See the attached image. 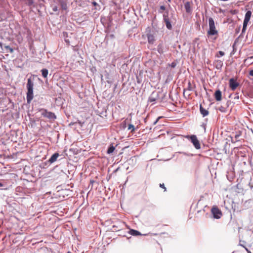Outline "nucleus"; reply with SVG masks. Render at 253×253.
<instances>
[{
	"mask_svg": "<svg viewBox=\"0 0 253 253\" xmlns=\"http://www.w3.org/2000/svg\"><path fill=\"white\" fill-rule=\"evenodd\" d=\"M33 86L34 83L32 82L31 78L28 79L27 83V92L26 93V99L27 103L30 104L33 99Z\"/></svg>",
	"mask_w": 253,
	"mask_h": 253,
	"instance_id": "nucleus-1",
	"label": "nucleus"
},
{
	"mask_svg": "<svg viewBox=\"0 0 253 253\" xmlns=\"http://www.w3.org/2000/svg\"><path fill=\"white\" fill-rule=\"evenodd\" d=\"M42 117L48 119L50 121L53 122L56 118V115L55 113L48 111L47 109L42 108L39 110Z\"/></svg>",
	"mask_w": 253,
	"mask_h": 253,
	"instance_id": "nucleus-2",
	"label": "nucleus"
},
{
	"mask_svg": "<svg viewBox=\"0 0 253 253\" xmlns=\"http://www.w3.org/2000/svg\"><path fill=\"white\" fill-rule=\"evenodd\" d=\"M209 29L208 31V34L209 35L213 36L218 34L217 30H216L214 21L212 18L210 17L209 19Z\"/></svg>",
	"mask_w": 253,
	"mask_h": 253,
	"instance_id": "nucleus-3",
	"label": "nucleus"
},
{
	"mask_svg": "<svg viewBox=\"0 0 253 253\" xmlns=\"http://www.w3.org/2000/svg\"><path fill=\"white\" fill-rule=\"evenodd\" d=\"M146 34L148 40V42L150 44H153L155 41V31L151 30V28L148 27L146 29Z\"/></svg>",
	"mask_w": 253,
	"mask_h": 253,
	"instance_id": "nucleus-4",
	"label": "nucleus"
},
{
	"mask_svg": "<svg viewBox=\"0 0 253 253\" xmlns=\"http://www.w3.org/2000/svg\"><path fill=\"white\" fill-rule=\"evenodd\" d=\"M185 137L191 141V143L196 149H200L201 148L200 142L196 135H186Z\"/></svg>",
	"mask_w": 253,
	"mask_h": 253,
	"instance_id": "nucleus-5",
	"label": "nucleus"
},
{
	"mask_svg": "<svg viewBox=\"0 0 253 253\" xmlns=\"http://www.w3.org/2000/svg\"><path fill=\"white\" fill-rule=\"evenodd\" d=\"M163 20L165 23L166 26L168 30L172 29V25L169 16V11H166L163 15Z\"/></svg>",
	"mask_w": 253,
	"mask_h": 253,
	"instance_id": "nucleus-6",
	"label": "nucleus"
},
{
	"mask_svg": "<svg viewBox=\"0 0 253 253\" xmlns=\"http://www.w3.org/2000/svg\"><path fill=\"white\" fill-rule=\"evenodd\" d=\"M160 92L154 91L152 92L148 98V102L152 103V104L156 103V101L159 99Z\"/></svg>",
	"mask_w": 253,
	"mask_h": 253,
	"instance_id": "nucleus-7",
	"label": "nucleus"
},
{
	"mask_svg": "<svg viewBox=\"0 0 253 253\" xmlns=\"http://www.w3.org/2000/svg\"><path fill=\"white\" fill-rule=\"evenodd\" d=\"M211 212L213 215V217L215 219H219L221 218L222 213L220 210H219L217 207H213L211 209Z\"/></svg>",
	"mask_w": 253,
	"mask_h": 253,
	"instance_id": "nucleus-8",
	"label": "nucleus"
},
{
	"mask_svg": "<svg viewBox=\"0 0 253 253\" xmlns=\"http://www.w3.org/2000/svg\"><path fill=\"white\" fill-rule=\"evenodd\" d=\"M229 85L231 90H235L239 85V84L237 82L236 80L232 78L229 79Z\"/></svg>",
	"mask_w": 253,
	"mask_h": 253,
	"instance_id": "nucleus-9",
	"label": "nucleus"
},
{
	"mask_svg": "<svg viewBox=\"0 0 253 253\" xmlns=\"http://www.w3.org/2000/svg\"><path fill=\"white\" fill-rule=\"evenodd\" d=\"M59 156V153H54L51 156V157L49 158V159L47 161V163L48 164H51L52 163H53L54 162H55L58 157Z\"/></svg>",
	"mask_w": 253,
	"mask_h": 253,
	"instance_id": "nucleus-10",
	"label": "nucleus"
},
{
	"mask_svg": "<svg viewBox=\"0 0 253 253\" xmlns=\"http://www.w3.org/2000/svg\"><path fill=\"white\" fill-rule=\"evenodd\" d=\"M214 98L217 101H220L222 99V92L219 89H217L214 94Z\"/></svg>",
	"mask_w": 253,
	"mask_h": 253,
	"instance_id": "nucleus-11",
	"label": "nucleus"
},
{
	"mask_svg": "<svg viewBox=\"0 0 253 253\" xmlns=\"http://www.w3.org/2000/svg\"><path fill=\"white\" fill-rule=\"evenodd\" d=\"M157 51L160 54H163L166 51V48L163 43H160L158 45Z\"/></svg>",
	"mask_w": 253,
	"mask_h": 253,
	"instance_id": "nucleus-12",
	"label": "nucleus"
},
{
	"mask_svg": "<svg viewBox=\"0 0 253 253\" xmlns=\"http://www.w3.org/2000/svg\"><path fill=\"white\" fill-rule=\"evenodd\" d=\"M192 3V1H186L184 3V8L185 9L186 12L188 13H190L192 12V9L190 7V5Z\"/></svg>",
	"mask_w": 253,
	"mask_h": 253,
	"instance_id": "nucleus-13",
	"label": "nucleus"
},
{
	"mask_svg": "<svg viewBox=\"0 0 253 253\" xmlns=\"http://www.w3.org/2000/svg\"><path fill=\"white\" fill-rule=\"evenodd\" d=\"M200 111L204 117L208 116L209 114L208 110L205 109L201 104L200 105Z\"/></svg>",
	"mask_w": 253,
	"mask_h": 253,
	"instance_id": "nucleus-14",
	"label": "nucleus"
},
{
	"mask_svg": "<svg viewBox=\"0 0 253 253\" xmlns=\"http://www.w3.org/2000/svg\"><path fill=\"white\" fill-rule=\"evenodd\" d=\"M61 7L63 10H67L68 8L67 1L66 0H58Z\"/></svg>",
	"mask_w": 253,
	"mask_h": 253,
	"instance_id": "nucleus-15",
	"label": "nucleus"
},
{
	"mask_svg": "<svg viewBox=\"0 0 253 253\" xmlns=\"http://www.w3.org/2000/svg\"><path fill=\"white\" fill-rule=\"evenodd\" d=\"M128 233L129 234L133 236L141 235V234L139 231L134 229H130Z\"/></svg>",
	"mask_w": 253,
	"mask_h": 253,
	"instance_id": "nucleus-16",
	"label": "nucleus"
},
{
	"mask_svg": "<svg viewBox=\"0 0 253 253\" xmlns=\"http://www.w3.org/2000/svg\"><path fill=\"white\" fill-rule=\"evenodd\" d=\"M115 147L113 145L112 143L110 144L109 146L108 149L107 150V153L108 154H112L115 150Z\"/></svg>",
	"mask_w": 253,
	"mask_h": 253,
	"instance_id": "nucleus-17",
	"label": "nucleus"
},
{
	"mask_svg": "<svg viewBox=\"0 0 253 253\" xmlns=\"http://www.w3.org/2000/svg\"><path fill=\"white\" fill-rule=\"evenodd\" d=\"M41 72H42V76L44 78H47V75H48V71L47 69H42V70H41Z\"/></svg>",
	"mask_w": 253,
	"mask_h": 253,
	"instance_id": "nucleus-18",
	"label": "nucleus"
},
{
	"mask_svg": "<svg viewBox=\"0 0 253 253\" xmlns=\"http://www.w3.org/2000/svg\"><path fill=\"white\" fill-rule=\"evenodd\" d=\"M216 68L217 69H221L223 66V62L221 60H217L216 61Z\"/></svg>",
	"mask_w": 253,
	"mask_h": 253,
	"instance_id": "nucleus-19",
	"label": "nucleus"
},
{
	"mask_svg": "<svg viewBox=\"0 0 253 253\" xmlns=\"http://www.w3.org/2000/svg\"><path fill=\"white\" fill-rule=\"evenodd\" d=\"M252 15V12L250 10H248L246 12L244 19H246L248 21H250Z\"/></svg>",
	"mask_w": 253,
	"mask_h": 253,
	"instance_id": "nucleus-20",
	"label": "nucleus"
},
{
	"mask_svg": "<svg viewBox=\"0 0 253 253\" xmlns=\"http://www.w3.org/2000/svg\"><path fill=\"white\" fill-rule=\"evenodd\" d=\"M178 63V61L176 59L173 61L171 63L169 64V66L172 68H174L177 64Z\"/></svg>",
	"mask_w": 253,
	"mask_h": 253,
	"instance_id": "nucleus-21",
	"label": "nucleus"
},
{
	"mask_svg": "<svg viewBox=\"0 0 253 253\" xmlns=\"http://www.w3.org/2000/svg\"><path fill=\"white\" fill-rule=\"evenodd\" d=\"M127 129H128V130H130V131L131 132H133V131H134V130L135 129V127L132 124H129L128 126Z\"/></svg>",
	"mask_w": 253,
	"mask_h": 253,
	"instance_id": "nucleus-22",
	"label": "nucleus"
},
{
	"mask_svg": "<svg viewBox=\"0 0 253 253\" xmlns=\"http://www.w3.org/2000/svg\"><path fill=\"white\" fill-rule=\"evenodd\" d=\"M92 5L95 6V9L96 10H99L100 9V5L95 1L92 2Z\"/></svg>",
	"mask_w": 253,
	"mask_h": 253,
	"instance_id": "nucleus-23",
	"label": "nucleus"
},
{
	"mask_svg": "<svg viewBox=\"0 0 253 253\" xmlns=\"http://www.w3.org/2000/svg\"><path fill=\"white\" fill-rule=\"evenodd\" d=\"M218 110L223 113H225L227 111V108L224 106H221L218 108Z\"/></svg>",
	"mask_w": 253,
	"mask_h": 253,
	"instance_id": "nucleus-24",
	"label": "nucleus"
},
{
	"mask_svg": "<svg viewBox=\"0 0 253 253\" xmlns=\"http://www.w3.org/2000/svg\"><path fill=\"white\" fill-rule=\"evenodd\" d=\"M27 2H26V4L29 6H31L34 4V0H27Z\"/></svg>",
	"mask_w": 253,
	"mask_h": 253,
	"instance_id": "nucleus-25",
	"label": "nucleus"
},
{
	"mask_svg": "<svg viewBox=\"0 0 253 253\" xmlns=\"http://www.w3.org/2000/svg\"><path fill=\"white\" fill-rule=\"evenodd\" d=\"M235 45H236V43L234 42L232 45V47H233V50L232 51H231L230 54L232 55H233L235 54V53L236 52V48H235Z\"/></svg>",
	"mask_w": 253,
	"mask_h": 253,
	"instance_id": "nucleus-26",
	"label": "nucleus"
},
{
	"mask_svg": "<svg viewBox=\"0 0 253 253\" xmlns=\"http://www.w3.org/2000/svg\"><path fill=\"white\" fill-rule=\"evenodd\" d=\"M5 48L9 51V52L10 53H12L13 52V49L12 48H11L10 46L9 45H6L5 46Z\"/></svg>",
	"mask_w": 253,
	"mask_h": 253,
	"instance_id": "nucleus-27",
	"label": "nucleus"
},
{
	"mask_svg": "<svg viewBox=\"0 0 253 253\" xmlns=\"http://www.w3.org/2000/svg\"><path fill=\"white\" fill-rule=\"evenodd\" d=\"M242 243H246V242L245 241H242V240H240L239 241V246H240L242 247H243L244 249H245V247H246V246H245L243 244H242Z\"/></svg>",
	"mask_w": 253,
	"mask_h": 253,
	"instance_id": "nucleus-28",
	"label": "nucleus"
},
{
	"mask_svg": "<svg viewBox=\"0 0 253 253\" xmlns=\"http://www.w3.org/2000/svg\"><path fill=\"white\" fill-rule=\"evenodd\" d=\"M52 10L54 12H59V9L57 6L55 5L52 6Z\"/></svg>",
	"mask_w": 253,
	"mask_h": 253,
	"instance_id": "nucleus-29",
	"label": "nucleus"
},
{
	"mask_svg": "<svg viewBox=\"0 0 253 253\" xmlns=\"http://www.w3.org/2000/svg\"><path fill=\"white\" fill-rule=\"evenodd\" d=\"M249 21H248L246 19H244V22H243V26L244 27H247Z\"/></svg>",
	"mask_w": 253,
	"mask_h": 253,
	"instance_id": "nucleus-30",
	"label": "nucleus"
},
{
	"mask_svg": "<svg viewBox=\"0 0 253 253\" xmlns=\"http://www.w3.org/2000/svg\"><path fill=\"white\" fill-rule=\"evenodd\" d=\"M161 118H162V117H159L157 118V119L153 123V125H155Z\"/></svg>",
	"mask_w": 253,
	"mask_h": 253,
	"instance_id": "nucleus-31",
	"label": "nucleus"
},
{
	"mask_svg": "<svg viewBox=\"0 0 253 253\" xmlns=\"http://www.w3.org/2000/svg\"><path fill=\"white\" fill-rule=\"evenodd\" d=\"M234 99H239V93H236L235 94H234Z\"/></svg>",
	"mask_w": 253,
	"mask_h": 253,
	"instance_id": "nucleus-32",
	"label": "nucleus"
},
{
	"mask_svg": "<svg viewBox=\"0 0 253 253\" xmlns=\"http://www.w3.org/2000/svg\"><path fill=\"white\" fill-rule=\"evenodd\" d=\"M95 182V181L94 180H91L90 181V184L88 186V187H90V185H91V188H90V189L91 190L92 189V186H93V184Z\"/></svg>",
	"mask_w": 253,
	"mask_h": 253,
	"instance_id": "nucleus-33",
	"label": "nucleus"
},
{
	"mask_svg": "<svg viewBox=\"0 0 253 253\" xmlns=\"http://www.w3.org/2000/svg\"><path fill=\"white\" fill-rule=\"evenodd\" d=\"M42 165L43 168H44V167H48L50 164H48L47 161H46L44 163H42Z\"/></svg>",
	"mask_w": 253,
	"mask_h": 253,
	"instance_id": "nucleus-34",
	"label": "nucleus"
},
{
	"mask_svg": "<svg viewBox=\"0 0 253 253\" xmlns=\"http://www.w3.org/2000/svg\"><path fill=\"white\" fill-rule=\"evenodd\" d=\"M218 54H219V55L220 56H223L225 54L224 52L223 51H218Z\"/></svg>",
	"mask_w": 253,
	"mask_h": 253,
	"instance_id": "nucleus-35",
	"label": "nucleus"
},
{
	"mask_svg": "<svg viewBox=\"0 0 253 253\" xmlns=\"http://www.w3.org/2000/svg\"><path fill=\"white\" fill-rule=\"evenodd\" d=\"M160 187L161 188H164L165 191H166V188L165 187V185H164V183H163V184L160 183Z\"/></svg>",
	"mask_w": 253,
	"mask_h": 253,
	"instance_id": "nucleus-36",
	"label": "nucleus"
},
{
	"mask_svg": "<svg viewBox=\"0 0 253 253\" xmlns=\"http://www.w3.org/2000/svg\"><path fill=\"white\" fill-rule=\"evenodd\" d=\"M65 42L68 44V45H69L70 44V41L69 39H65L64 40Z\"/></svg>",
	"mask_w": 253,
	"mask_h": 253,
	"instance_id": "nucleus-37",
	"label": "nucleus"
},
{
	"mask_svg": "<svg viewBox=\"0 0 253 253\" xmlns=\"http://www.w3.org/2000/svg\"><path fill=\"white\" fill-rule=\"evenodd\" d=\"M161 10H165L166 9V7L164 5H161L160 7Z\"/></svg>",
	"mask_w": 253,
	"mask_h": 253,
	"instance_id": "nucleus-38",
	"label": "nucleus"
},
{
	"mask_svg": "<svg viewBox=\"0 0 253 253\" xmlns=\"http://www.w3.org/2000/svg\"><path fill=\"white\" fill-rule=\"evenodd\" d=\"M249 75L251 76H253V70H251L249 72Z\"/></svg>",
	"mask_w": 253,
	"mask_h": 253,
	"instance_id": "nucleus-39",
	"label": "nucleus"
},
{
	"mask_svg": "<svg viewBox=\"0 0 253 253\" xmlns=\"http://www.w3.org/2000/svg\"><path fill=\"white\" fill-rule=\"evenodd\" d=\"M245 249L248 253H252V252L247 247H245Z\"/></svg>",
	"mask_w": 253,
	"mask_h": 253,
	"instance_id": "nucleus-40",
	"label": "nucleus"
},
{
	"mask_svg": "<svg viewBox=\"0 0 253 253\" xmlns=\"http://www.w3.org/2000/svg\"><path fill=\"white\" fill-rule=\"evenodd\" d=\"M247 27H244L243 26L242 32V33H244L246 30Z\"/></svg>",
	"mask_w": 253,
	"mask_h": 253,
	"instance_id": "nucleus-41",
	"label": "nucleus"
},
{
	"mask_svg": "<svg viewBox=\"0 0 253 253\" xmlns=\"http://www.w3.org/2000/svg\"><path fill=\"white\" fill-rule=\"evenodd\" d=\"M202 126L204 128L205 131L206 130V124H203Z\"/></svg>",
	"mask_w": 253,
	"mask_h": 253,
	"instance_id": "nucleus-42",
	"label": "nucleus"
},
{
	"mask_svg": "<svg viewBox=\"0 0 253 253\" xmlns=\"http://www.w3.org/2000/svg\"><path fill=\"white\" fill-rule=\"evenodd\" d=\"M123 123H124V126H123V127H124V128H125V127H126V122H124Z\"/></svg>",
	"mask_w": 253,
	"mask_h": 253,
	"instance_id": "nucleus-43",
	"label": "nucleus"
},
{
	"mask_svg": "<svg viewBox=\"0 0 253 253\" xmlns=\"http://www.w3.org/2000/svg\"><path fill=\"white\" fill-rule=\"evenodd\" d=\"M3 184L2 183L0 182V187H2V186H3Z\"/></svg>",
	"mask_w": 253,
	"mask_h": 253,
	"instance_id": "nucleus-44",
	"label": "nucleus"
},
{
	"mask_svg": "<svg viewBox=\"0 0 253 253\" xmlns=\"http://www.w3.org/2000/svg\"><path fill=\"white\" fill-rule=\"evenodd\" d=\"M40 1L44 2V0H39Z\"/></svg>",
	"mask_w": 253,
	"mask_h": 253,
	"instance_id": "nucleus-45",
	"label": "nucleus"
},
{
	"mask_svg": "<svg viewBox=\"0 0 253 253\" xmlns=\"http://www.w3.org/2000/svg\"><path fill=\"white\" fill-rule=\"evenodd\" d=\"M111 37L113 38V37H114V35H111Z\"/></svg>",
	"mask_w": 253,
	"mask_h": 253,
	"instance_id": "nucleus-46",
	"label": "nucleus"
},
{
	"mask_svg": "<svg viewBox=\"0 0 253 253\" xmlns=\"http://www.w3.org/2000/svg\"><path fill=\"white\" fill-rule=\"evenodd\" d=\"M151 129H152V127H150V128H149V130H151Z\"/></svg>",
	"mask_w": 253,
	"mask_h": 253,
	"instance_id": "nucleus-47",
	"label": "nucleus"
},
{
	"mask_svg": "<svg viewBox=\"0 0 253 253\" xmlns=\"http://www.w3.org/2000/svg\"><path fill=\"white\" fill-rule=\"evenodd\" d=\"M216 56L217 57H219V56H218L217 55H216Z\"/></svg>",
	"mask_w": 253,
	"mask_h": 253,
	"instance_id": "nucleus-48",
	"label": "nucleus"
},
{
	"mask_svg": "<svg viewBox=\"0 0 253 253\" xmlns=\"http://www.w3.org/2000/svg\"><path fill=\"white\" fill-rule=\"evenodd\" d=\"M116 87H117V85H115V89L116 88Z\"/></svg>",
	"mask_w": 253,
	"mask_h": 253,
	"instance_id": "nucleus-49",
	"label": "nucleus"
},
{
	"mask_svg": "<svg viewBox=\"0 0 253 253\" xmlns=\"http://www.w3.org/2000/svg\"><path fill=\"white\" fill-rule=\"evenodd\" d=\"M1 234V232H0V235Z\"/></svg>",
	"mask_w": 253,
	"mask_h": 253,
	"instance_id": "nucleus-50",
	"label": "nucleus"
}]
</instances>
